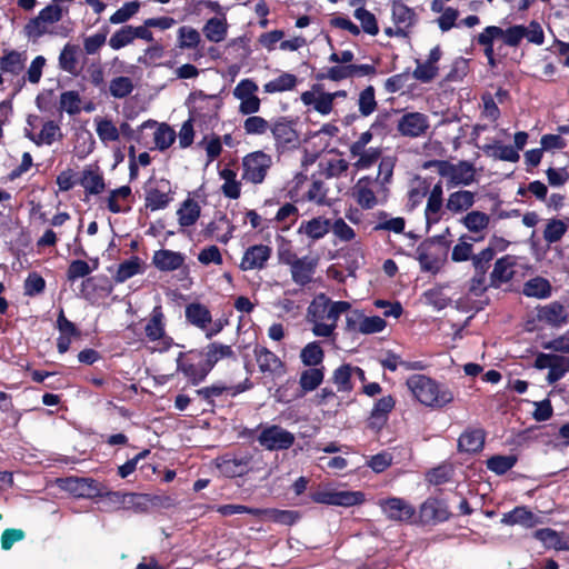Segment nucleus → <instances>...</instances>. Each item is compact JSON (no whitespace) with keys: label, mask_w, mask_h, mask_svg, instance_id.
Segmentation results:
<instances>
[{"label":"nucleus","mask_w":569,"mask_h":569,"mask_svg":"<svg viewBox=\"0 0 569 569\" xmlns=\"http://www.w3.org/2000/svg\"><path fill=\"white\" fill-rule=\"evenodd\" d=\"M350 309V302L333 301L325 293H319L309 305L307 312V319L312 325V333L321 338L331 337L340 316Z\"/></svg>","instance_id":"nucleus-1"},{"label":"nucleus","mask_w":569,"mask_h":569,"mask_svg":"<svg viewBox=\"0 0 569 569\" xmlns=\"http://www.w3.org/2000/svg\"><path fill=\"white\" fill-rule=\"evenodd\" d=\"M406 385L412 397L425 407L441 409L455 399L453 392L448 386L425 375L410 376Z\"/></svg>","instance_id":"nucleus-2"},{"label":"nucleus","mask_w":569,"mask_h":569,"mask_svg":"<svg viewBox=\"0 0 569 569\" xmlns=\"http://www.w3.org/2000/svg\"><path fill=\"white\" fill-rule=\"evenodd\" d=\"M63 17V9L57 3L46 6L37 17L30 19L23 31L27 38L36 41L44 34H60L54 28Z\"/></svg>","instance_id":"nucleus-3"},{"label":"nucleus","mask_w":569,"mask_h":569,"mask_svg":"<svg viewBox=\"0 0 569 569\" xmlns=\"http://www.w3.org/2000/svg\"><path fill=\"white\" fill-rule=\"evenodd\" d=\"M387 187L379 178L362 177L352 187V197L360 208L371 210L387 200Z\"/></svg>","instance_id":"nucleus-4"},{"label":"nucleus","mask_w":569,"mask_h":569,"mask_svg":"<svg viewBox=\"0 0 569 569\" xmlns=\"http://www.w3.org/2000/svg\"><path fill=\"white\" fill-rule=\"evenodd\" d=\"M429 167H435L440 177L447 180V187L469 186L475 181V168L468 161L452 163L446 160L430 161Z\"/></svg>","instance_id":"nucleus-5"},{"label":"nucleus","mask_w":569,"mask_h":569,"mask_svg":"<svg viewBox=\"0 0 569 569\" xmlns=\"http://www.w3.org/2000/svg\"><path fill=\"white\" fill-rule=\"evenodd\" d=\"M148 341L154 343V350L167 351L172 346V339L166 333V318L161 306H156L144 326Z\"/></svg>","instance_id":"nucleus-6"},{"label":"nucleus","mask_w":569,"mask_h":569,"mask_svg":"<svg viewBox=\"0 0 569 569\" xmlns=\"http://www.w3.org/2000/svg\"><path fill=\"white\" fill-rule=\"evenodd\" d=\"M295 440L292 432L278 425L262 427L257 438L259 445L269 451L287 450Z\"/></svg>","instance_id":"nucleus-7"},{"label":"nucleus","mask_w":569,"mask_h":569,"mask_svg":"<svg viewBox=\"0 0 569 569\" xmlns=\"http://www.w3.org/2000/svg\"><path fill=\"white\" fill-rule=\"evenodd\" d=\"M430 129V119L419 111L405 112L396 123L397 132L405 138L418 139L425 137Z\"/></svg>","instance_id":"nucleus-8"},{"label":"nucleus","mask_w":569,"mask_h":569,"mask_svg":"<svg viewBox=\"0 0 569 569\" xmlns=\"http://www.w3.org/2000/svg\"><path fill=\"white\" fill-rule=\"evenodd\" d=\"M272 164V159L263 151H254L242 159V179L253 183H262L268 170Z\"/></svg>","instance_id":"nucleus-9"},{"label":"nucleus","mask_w":569,"mask_h":569,"mask_svg":"<svg viewBox=\"0 0 569 569\" xmlns=\"http://www.w3.org/2000/svg\"><path fill=\"white\" fill-rule=\"evenodd\" d=\"M312 501L322 505L352 507L365 501V495L361 491L319 489L311 495Z\"/></svg>","instance_id":"nucleus-10"},{"label":"nucleus","mask_w":569,"mask_h":569,"mask_svg":"<svg viewBox=\"0 0 569 569\" xmlns=\"http://www.w3.org/2000/svg\"><path fill=\"white\" fill-rule=\"evenodd\" d=\"M258 84L251 79H242L234 87L232 94L240 101L241 114H254L260 110L261 101L257 96Z\"/></svg>","instance_id":"nucleus-11"},{"label":"nucleus","mask_w":569,"mask_h":569,"mask_svg":"<svg viewBox=\"0 0 569 569\" xmlns=\"http://www.w3.org/2000/svg\"><path fill=\"white\" fill-rule=\"evenodd\" d=\"M382 513L391 521L408 522L415 516V508L402 498L391 497L378 502Z\"/></svg>","instance_id":"nucleus-12"},{"label":"nucleus","mask_w":569,"mask_h":569,"mask_svg":"<svg viewBox=\"0 0 569 569\" xmlns=\"http://www.w3.org/2000/svg\"><path fill=\"white\" fill-rule=\"evenodd\" d=\"M272 256V248L267 244L248 247L241 258L239 268L242 271L262 270L268 266Z\"/></svg>","instance_id":"nucleus-13"},{"label":"nucleus","mask_w":569,"mask_h":569,"mask_svg":"<svg viewBox=\"0 0 569 569\" xmlns=\"http://www.w3.org/2000/svg\"><path fill=\"white\" fill-rule=\"evenodd\" d=\"M171 188L167 180L150 183L146 189V207L151 211L164 209L172 200Z\"/></svg>","instance_id":"nucleus-14"},{"label":"nucleus","mask_w":569,"mask_h":569,"mask_svg":"<svg viewBox=\"0 0 569 569\" xmlns=\"http://www.w3.org/2000/svg\"><path fill=\"white\" fill-rule=\"evenodd\" d=\"M537 317L539 321L555 328H560L569 323V311L558 301H552L538 308Z\"/></svg>","instance_id":"nucleus-15"},{"label":"nucleus","mask_w":569,"mask_h":569,"mask_svg":"<svg viewBox=\"0 0 569 569\" xmlns=\"http://www.w3.org/2000/svg\"><path fill=\"white\" fill-rule=\"evenodd\" d=\"M300 99L305 106H311L313 110L322 116L329 114L333 109L332 97L329 92H323L319 84H315L311 90L301 93Z\"/></svg>","instance_id":"nucleus-16"},{"label":"nucleus","mask_w":569,"mask_h":569,"mask_svg":"<svg viewBox=\"0 0 569 569\" xmlns=\"http://www.w3.org/2000/svg\"><path fill=\"white\" fill-rule=\"evenodd\" d=\"M392 20L396 24V36L405 37L407 31L417 21V14L413 9L409 8L400 0H393L391 6Z\"/></svg>","instance_id":"nucleus-17"},{"label":"nucleus","mask_w":569,"mask_h":569,"mask_svg":"<svg viewBox=\"0 0 569 569\" xmlns=\"http://www.w3.org/2000/svg\"><path fill=\"white\" fill-rule=\"evenodd\" d=\"M59 487L76 497H93L99 495L98 483L90 478L69 477L59 479Z\"/></svg>","instance_id":"nucleus-18"},{"label":"nucleus","mask_w":569,"mask_h":569,"mask_svg":"<svg viewBox=\"0 0 569 569\" xmlns=\"http://www.w3.org/2000/svg\"><path fill=\"white\" fill-rule=\"evenodd\" d=\"M295 283L306 286L311 282L316 272L317 261L309 257L296 258L288 262Z\"/></svg>","instance_id":"nucleus-19"},{"label":"nucleus","mask_w":569,"mask_h":569,"mask_svg":"<svg viewBox=\"0 0 569 569\" xmlns=\"http://www.w3.org/2000/svg\"><path fill=\"white\" fill-rule=\"evenodd\" d=\"M396 400L391 395L385 396L373 405L369 417V427L373 430H380L387 423L389 413L395 408Z\"/></svg>","instance_id":"nucleus-20"},{"label":"nucleus","mask_w":569,"mask_h":569,"mask_svg":"<svg viewBox=\"0 0 569 569\" xmlns=\"http://www.w3.org/2000/svg\"><path fill=\"white\" fill-rule=\"evenodd\" d=\"M177 371L190 381L191 385L197 386L202 382L210 372L204 363L198 366L186 358V355L180 352L177 358Z\"/></svg>","instance_id":"nucleus-21"},{"label":"nucleus","mask_w":569,"mask_h":569,"mask_svg":"<svg viewBox=\"0 0 569 569\" xmlns=\"http://www.w3.org/2000/svg\"><path fill=\"white\" fill-rule=\"evenodd\" d=\"M420 516L426 522H442L449 519L450 511L445 501L430 498L421 505Z\"/></svg>","instance_id":"nucleus-22"},{"label":"nucleus","mask_w":569,"mask_h":569,"mask_svg":"<svg viewBox=\"0 0 569 569\" xmlns=\"http://www.w3.org/2000/svg\"><path fill=\"white\" fill-rule=\"evenodd\" d=\"M233 231L234 226L230 222L226 214L219 212L206 227L204 234L207 237L216 236L219 242L227 243L232 238Z\"/></svg>","instance_id":"nucleus-23"},{"label":"nucleus","mask_w":569,"mask_h":569,"mask_svg":"<svg viewBox=\"0 0 569 569\" xmlns=\"http://www.w3.org/2000/svg\"><path fill=\"white\" fill-rule=\"evenodd\" d=\"M331 227V220L325 217H315L310 220L302 221L298 228V233L306 236L312 241L325 238Z\"/></svg>","instance_id":"nucleus-24"},{"label":"nucleus","mask_w":569,"mask_h":569,"mask_svg":"<svg viewBox=\"0 0 569 569\" xmlns=\"http://www.w3.org/2000/svg\"><path fill=\"white\" fill-rule=\"evenodd\" d=\"M442 196V184L441 182H438L432 187L428 196L427 206L425 209V217L428 226L436 224L441 219L443 206Z\"/></svg>","instance_id":"nucleus-25"},{"label":"nucleus","mask_w":569,"mask_h":569,"mask_svg":"<svg viewBox=\"0 0 569 569\" xmlns=\"http://www.w3.org/2000/svg\"><path fill=\"white\" fill-rule=\"evenodd\" d=\"M517 258L515 256H503L498 259L490 274L491 286L499 287L501 283L508 282L515 274Z\"/></svg>","instance_id":"nucleus-26"},{"label":"nucleus","mask_w":569,"mask_h":569,"mask_svg":"<svg viewBox=\"0 0 569 569\" xmlns=\"http://www.w3.org/2000/svg\"><path fill=\"white\" fill-rule=\"evenodd\" d=\"M540 522V519L523 506L516 507L511 511L503 513L501 518V523L503 525H520L526 528H532Z\"/></svg>","instance_id":"nucleus-27"},{"label":"nucleus","mask_w":569,"mask_h":569,"mask_svg":"<svg viewBox=\"0 0 569 569\" xmlns=\"http://www.w3.org/2000/svg\"><path fill=\"white\" fill-rule=\"evenodd\" d=\"M270 129L278 147H287L298 141L293 123L284 118L277 120Z\"/></svg>","instance_id":"nucleus-28"},{"label":"nucleus","mask_w":569,"mask_h":569,"mask_svg":"<svg viewBox=\"0 0 569 569\" xmlns=\"http://www.w3.org/2000/svg\"><path fill=\"white\" fill-rule=\"evenodd\" d=\"M184 262V256L180 252L161 249L154 252L152 263L161 271H174Z\"/></svg>","instance_id":"nucleus-29"},{"label":"nucleus","mask_w":569,"mask_h":569,"mask_svg":"<svg viewBox=\"0 0 569 569\" xmlns=\"http://www.w3.org/2000/svg\"><path fill=\"white\" fill-rule=\"evenodd\" d=\"M416 258L423 271L436 273L439 271L441 262L433 253V244L431 242H422L416 250Z\"/></svg>","instance_id":"nucleus-30"},{"label":"nucleus","mask_w":569,"mask_h":569,"mask_svg":"<svg viewBox=\"0 0 569 569\" xmlns=\"http://www.w3.org/2000/svg\"><path fill=\"white\" fill-rule=\"evenodd\" d=\"M27 60L28 57L24 51L11 50L0 57V69L4 73L18 76L23 71Z\"/></svg>","instance_id":"nucleus-31"},{"label":"nucleus","mask_w":569,"mask_h":569,"mask_svg":"<svg viewBox=\"0 0 569 569\" xmlns=\"http://www.w3.org/2000/svg\"><path fill=\"white\" fill-rule=\"evenodd\" d=\"M476 193L469 190H459L449 194L446 203L447 210L452 213L467 211L475 204Z\"/></svg>","instance_id":"nucleus-32"},{"label":"nucleus","mask_w":569,"mask_h":569,"mask_svg":"<svg viewBox=\"0 0 569 569\" xmlns=\"http://www.w3.org/2000/svg\"><path fill=\"white\" fill-rule=\"evenodd\" d=\"M485 445V432L481 429H467L458 440L460 451L475 453L482 449Z\"/></svg>","instance_id":"nucleus-33"},{"label":"nucleus","mask_w":569,"mask_h":569,"mask_svg":"<svg viewBox=\"0 0 569 569\" xmlns=\"http://www.w3.org/2000/svg\"><path fill=\"white\" fill-rule=\"evenodd\" d=\"M198 355H203L206 357L204 365L208 370L211 371L216 363L222 359L234 357V352L231 346L222 345L218 342H212L208 345L203 352H198Z\"/></svg>","instance_id":"nucleus-34"},{"label":"nucleus","mask_w":569,"mask_h":569,"mask_svg":"<svg viewBox=\"0 0 569 569\" xmlns=\"http://www.w3.org/2000/svg\"><path fill=\"white\" fill-rule=\"evenodd\" d=\"M248 458L224 457L217 461V467L221 475L228 478L241 477L248 471Z\"/></svg>","instance_id":"nucleus-35"},{"label":"nucleus","mask_w":569,"mask_h":569,"mask_svg":"<svg viewBox=\"0 0 569 569\" xmlns=\"http://www.w3.org/2000/svg\"><path fill=\"white\" fill-rule=\"evenodd\" d=\"M80 184L89 194H99L104 190V180L99 168L86 167L82 171Z\"/></svg>","instance_id":"nucleus-36"},{"label":"nucleus","mask_w":569,"mask_h":569,"mask_svg":"<svg viewBox=\"0 0 569 569\" xmlns=\"http://www.w3.org/2000/svg\"><path fill=\"white\" fill-rule=\"evenodd\" d=\"M93 122L97 136L104 146H108L110 142H116L120 139V130L111 119L96 117Z\"/></svg>","instance_id":"nucleus-37"},{"label":"nucleus","mask_w":569,"mask_h":569,"mask_svg":"<svg viewBox=\"0 0 569 569\" xmlns=\"http://www.w3.org/2000/svg\"><path fill=\"white\" fill-rule=\"evenodd\" d=\"M254 357L261 372L274 373L282 368V362L278 356L264 347H257Z\"/></svg>","instance_id":"nucleus-38"},{"label":"nucleus","mask_w":569,"mask_h":569,"mask_svg":"<svg viewBox=\"0 0 569 569\" xmlns=\"http://www.w3.org/2000/svg\"><path fill=\"white\" fill-rule=\"evenodd\" d=\"M219 177L223 180L221 191L224 197L236 200L241 194V182L237 179V172L231 168H223L219 171Z\"/></svg>","instance_id":"nucleus-39"},{"label":"nucleus","mask_w":569,"mask_h":569,"mask_svg":"<svg viewBox=\"0 0 569 569\" xmlns=\"http://www.w3.org/2000/svg\"><path fill=\"white\" fill-rule=\"evenodd\" d=\"M186 318L191 325L202 330L212 321L209 309L197 302L190 303L186 307Z\"/></svg>","instance_id":"nucleus-40"},{"label":"nucleus","mask_w":569,"mask_h":569,"mask_svg":"<svg viewBox=\"0 0 569 569\" xmlns=\"http://www.w3.org/2000/svg\"><path fill=\"white\" fill-rule=\"evenodd\" d=\"M350 156L352 159H356L352 163L356 170H367L379 161L381 158V149L369 147V149L350 152Z\"/></svg>","instance_id":"nucleus-41"},{"label":"nucleus","mask_w":569,"mask_h":569,"mask_svg":"<svg viewBox=\"0 0 569 569\" xmlns=\"http://www.w3.org/2000/svg\"><path fill=\"white\" fill-rule=\"evenodd\" d=\"M131 196V188L129 186H122L111 191L108 198V209L113 213L127 212L130 210L128 202Z\"/></svg>","instance_id":"nucleus-42"},{"label":"nucleus","mask_w":569,"mask_h":569,"mask_svg":"<svg viewBox=\"0 0 569 569\" xmlns=\"http://www.w3.org/2000/svg\"><path fill=\"white\" fill-rule=\"evenodd\" d=\"M260 517L276 523L292 526L300 519V512L296 510L260 509Z\"/></svg>","instance_id":"nucleus-43"},{"label":"nucleus","mask_w":569,"mask_h":569,"mask_svg":"<svg viewBox=\"0 0 569 569\" xmlns=\"http://www.w3.org/2000/svg\"><path fill=\"white\" fill-rule=\"evenodd\" d=\"M78 53V46L67 43L59 54V67L68 73L77 74L79 72Z\"/></svg>","instance_id":"nucleus-44"},{"label":"nucleus","mask_w":569,"mask_h":569,"mask_svg":"<svg viewBox=\"0 0 569 569\" xmlns=\"http://www.w3.org/2000/svg\"><path fill=\"white\" fill-rule=\"evenodd\" d=\"M523 293L527 297L545 299L551 295V284L549 280L542 277H536L528 280L523 286Z\"/></svg>","instance_id":"nucleus-45"},{"label":"nucleus","mask_w":569,"mask_h":569,"mask_svg":"<svg viewBox=\"0 0 569 569\" xmlns=\"http://www.w3.org/2000/svg\"><path fill=\"white\" fill-rule=\"evenodd\" d=\"M28 137L38 146L52 144L62 137L60 127L54 121H47L38 136L28 134Z\"/></svg>","instance_id":"nucleus-46"},{"label":"nucleus","mask_w":569,"mask_h":569,"mask_svg":"<svg viewBox=\"0 0 569 569\" xmlns=\"http://www.w3.org/2000/svg\"><path fill=\"white\" fill-rule=\"evenodd\" d=\"M247 389V386L238 385L234 387H227L222 383H213L209 387H204L198 389L196 392L198 396L207 400L208 402H212L213 398L221 396L224 391H230L232 396L243 392Z\"/></svg>","instance_id":"nucleus-47"},{"label":"nucleus","mask_w":569,"mask_h":569,"mask_svg":"<svg viewBox=\"0 0 569 569\" xmlns=\"http://www.w3.org/2000/svg\"><path fill=\"white\" fill-rule=\"evenodd\" d=\"M203 34L211 42H221L227 36V22L224 19L211 18L203 26Z\"/></svg>","instance_id":"nucleus-48"},{"label":"nucleus","mask_w":569,"mask_h":569,"mask_svg":"<svg viewBox=\"0 0 569 569\" xmlns=\"http://www.w3.org/2000/svg\"><path fill=\"white\" fill-rule=\"evenodd\" d=\"M352 378V365L350 363L341 365L332 373V382L341 392H350L353 389Z\"/></svg>","instance_id":"nucleus-49"},{"label":"nucleus","mask_w":569,"mask_h":569,"mask_svg":"<svg viewBox=\"0 0 569 569\" xmlns=\"http://www.w3.org/2000/svg\"><path fill=\"white\" fill-rule=\"evenodd\" d=\"M483 150L491 157L503 161L517 162L520 158L517 149L512 146H505L498 141L485 146Z\"/></svg>","instance_id":"nucleus-50"},{"label":"nucleus","mask_w":569,"mask_h":569,"mask_svg":"<svg viewBox=\"0 0 569 569\" xmlns=\"http://www.w3.org/2000/svg\"><path fill=\"white\" fill-rule=\"evenodd\" d=\"M461 222L470 232L478 233L488 228L490 217L482 211L473 210L468 212Z\"/></svg>","instance_id":"nucleus-51"},{"label":"nucleus","mask_w":569,"mask_h":569,"mask_svg":"<svg viewBox=\"0 0 569 569\" xmlns=\"http://www.w3.org/2000/svg\"><path fill=\"white\" fill-rule=\"evenodd\" d=\"M323 377V368H310L301 372L299 385L305 393L310 392L322 383Z\"/></svg>","instance_id":"nucleus-52"},{"label":"nucleus","mask_w":569,"mask_h":569,"mask_svg":"<svg viewBox=\"0 0 569 569\" xmlns=\"http://www.w3.org/2000/svg\"><path fill=\"white\" fill-rule=\"evenodd\" d=\"M297 84V77L292 73H282L278 78L268 81L263 86L267 93H276L292 90Z\"/></svg>","instance_id":"nucleus-53"},{"label":"nucleus","mask_w":569,"mask_h":569,"mask_svg":"<svg viewBox=\"0 0 569 569\" xmlns=\"http://www.w3.org/2000/svg\"><path fill=\"white\" fill-rule=\"evenodd\" d=\"M325 352L319 342L312 341L307 343L301 352L300 359L305 366L316 367L323 361Z\"/></svg>","instance_id":"nucleus-54"},{"label":"nucleus","mask_w":569,"mask_h":569,"mask_svg":"<svg viewBox=\"0 0 569 569\" xmlns=\"http://www.w3.org/2000/svg\"><path fill=\"white\" fill-rule=\"evenodd\" d=\"M380 363L385 369L390 371H396L398 367H403L406 370H422L425 368L421 361H403L393 352H387L386 356L380 359Z\"/></svg>","instance_id":"nucleus-55"},{"label":"nucleus","mask_w":569,"mask_h":569,"mask_svg":"<svg viewBox=\"0 0 569 569\" xmlns=\"http://www.w3.org/2000/svg\"><path fill=\"white\" fill-rule=\"evenodd\" d=\"M180 226L190 227L200 217V207L193 200H186L177 212Z\"/></svg>","instance_id":"nucleus-56"},{"label":"nucleus","mask_w":569,"mask_h":569,"mask_svg":"<svg viewBox=\"0 0 569 569\" xmlns=\"http://www.w3.org/2000/svg\"><path fill=\"white\" fill-rule=\"evenodd\" d=\"M533 537L541 541L545 547L553 548L556 550H565L566 543L562 540L560 533L550 528H543L536 530Z\"/></svg>","instance_id":"nucleus-57"},{"label":"nucleus","mask_w":569,"mask_h":569,"mask_svg":"<svg viewBox=\"0 0 569 569\" xmlns=\"http://www.w3.org/2000/svg\"><path fill=\"white\" fill-rule=\"evenodd\" d=\"M178 47L180 49H194L201 41L199 31L189 26H182L178 29Z\"/></svg>","instance_id":"nucleus-58"},{"label":"nucleus","mask_w":569,"mask_h":569,"mask_svg":"<svg viewBox=\"0 0 569 569\" xmlns=\"http://www.w3.org/2000/svg\"><path fill=\"white\" fill-rule=\"evenodd\" d=\"M134 86L129 77H117L110 81L109 93L116 99H123L131 94Z\"/></svg>","instance_id":"nucleus-59"},{"label":"nucleus","mask_w":569,"mask_h":569,"mask_svg":"<svg viewBox=\"0 0 569 569\" xmlns=\"http://www.w3.org/2000/svg\"><path fill=\"white\" fill-rule=\"evenodd\" d=\"M379 222L375 226V231H390L402 233L406 228V220L402 217L388 218L386 212H380Z\"/></svg>","instance_id":"nucleus-60"},{"label":"nucleus","mask_w":569,"mask_h":569,"mask_svg":"<svg viewBox=\"0 0 569 569\" xmlns=\"http://www.w3.org/2000/svg\"><path fill=\"white\" fill-rule=\"evenodd\" d=\"M568 230V224L560 219H551L543 230V239L548 243H555L561 240Z\"/></svg>","instance_id":"nucleus-61"},{"label":"nucleus","mask_w":569,"mask_h":569,"mask_svg":"<svg viewBox=\"0 0 569 569\" xmlns=\"http://www.w3.org/2000/svg\"><path fill=\"white\" fill-rule=\"evenodd\" d=\"M495 29L499 31V39H502L503 43L508 47H518L523 39V24H515L507 29L495 26Z\"/></svg>","instance_id":"nucleus-62"},{"label":"nucleus","mask_w":569,"mask_h":569,"mask_svg":"<svg viewBox=\"0 0 569 569\" xmlns=\"http://www.w3.org/2000/svg\"><path fill=\"white\" fill-rule=\"evenodd\" d=\"M517 462V458L512 455L509 456H493L487 460V468L497 473L503 475L509 471Z\"/></svg>","instance_id":"nucleus-63"},{"label":"nucleus","mask_w":569,"mask_h":569,"mask_svg":"<svg viewBox=\"0 0 569 569\" xmlns=\"http://www.w3.org/2000/svg\"><path fill=\"white\" fill-rule=\"evenodd\" d=\"M154 144L159 150L168 149L176 140V132L166 123L157 127L153 134Z\"/></svg>","instance_id":"nucleus-64"}]
</instances>
